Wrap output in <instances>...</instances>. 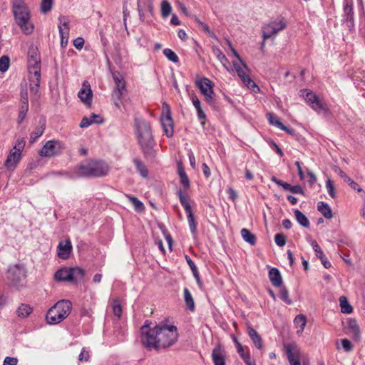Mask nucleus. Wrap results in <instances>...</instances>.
<instances>
[{
  "label": "nucleus",
  "mask_w": 365,
  "mask_h": 365,
  "mask_svg": "<svg viewBox=\"0 0 365 365\" xmlns=\"http://www.w3.org/2000/svg\"><path fill=\"white\" fill-rule=\"evenodd\" d=\"M141 342L148 349H165L173 345L178 340V329L174 325H156L150 327L144 324L141 329Z\"/></svg>",
  "instance_id": "f257e3e1"
},
{
  "label": "nucleus",
  "mask_w": 365,
  "mask_h": 365,
  "mask_svg": "<svg viewBox=\"0 0 365 365\" xmlns=\"http://www.w3.org/2000/svg\"><path fill=\"white\" fill-rule=\"evenodd\" d=\"M134 133L145 157L153 156L155 143L150 123L142 118H135Z\"/></svg>",
  "instance_id": "f03ea898"
},
{
  "label": "nucleus",
  "mask_w": 365,
  "mask_h": 365,
  "mask_svg": "<svg viewBox=\"0 0 365 365\" xmlns=\"http://www.w3.org/2000/svg\"><path fill=\"white\" fill-rule=\"evenodd\" d=\"M109 166L100 160L87 159L78 164L74 169L75 174L80 178H94L106 176Z\"/></svg>",
  "instance_id": "7ed1b4c3"
},
{
  "label": "nucleus",
  "mask_w": 365,
  "mask_h": 365,
  "mask_svg": "<svg viewBox=\"0 0 365 365\" xmlns=\"http://www.w3.org/2000/svg\"><path fill=\"white\" fill-rule=\"evenodd\" d=\"M12 13L15 22L25 34L34 31V26L31 22L30 10L24 0H14L12 2Z\"/></svg>",
  "instance_id": "20e7f679"
},
{
  "label": "nucleus",
  "mask_w": 365,
  "mask_h": 365,
  "mask_svg": "<svg viewBox=\"0 0 365 365\" xmlns=\"http://www.w3.org/2000/svg\"><path fill=\"white\" fill-rule=\"evenodd\" d=\"M70 301L62 299L57 302L46 313V319L49 324H57L65 319L71 312Z\"/></svg>",
  "instance_id": "39448f33"
},
{
  "label": "nucleus",
  "mask_w": 365,
  "mask_h": 365,
  "mask_svg": "<svg viewBox=\"0 0 365 365\" xmlns=\"http://www.w3.org/2000/svg\"><path fill=\"white\" fill-rule=\"evenodd\" d=\"M84 275V269L80 267H63L56 272L54 278L57 282H76L78 280H81Z\"/></svg>",
  "instance_id": "423d86ee"
},
{
  "label": "nucleus",
  "mask_w": 365,
  "mask_h": 365,
  "mask_svg": "<svg viewBox=\"0 0 365 365\" xmlns=\"http://www.w3.org/2000/svg\"><path fill=\"white\" fill-rule=\"evenodd\" d=\"M112 77L115 83V88L112 93V98L115 106L120 108V101L124 97L125 90V81L123 76L118 71L112 72Z\"/></svg>",
  "instance_id": "0eeeda50"
},
{
  "label": "nucleus",
  "mask_w": 365,
  "mask_h": 365,
  "mask_svg": "<svg viewBox=\"0 0 365 365\" xmlns=\"http://www.w3.org/2000/svg\"><path fill=\"white\" fill-rule=\"evenodd\" d=\"M28 68L31 75L41 77V58L36 48L31 47L29 49Z\"/></svg>",
  "instance_id": "6e6552de"
},
{
  "label": "nucleus",
  "mask_w": 365,
  "mask_h": 365,
  "mask_svg": "<svg viewBox=\"0 0 365 365\" xmlns=\"http://www.w3.org/2000/svg\"><path fill=\"white\" fill-rule=\"evenodd\" d=\"M161 124L165 134L170 138L174 133V123L171 116V111L169 105L166 103H163V113L161 115Z\"/></svg>",
  "instance_id": "1a4fd4ad"
},
{
  "label": "nucleus",
  "mask_w": 365,
  "mask_h": 365,
  "mask_svg": "<svg viewBox=\"0 0 365 365\" xmlns=\"http://www.w3.org/2000/svg\"><path fill=\"white\" fill-rule=\"evenodd\" d=\"M195 84L200 90L202 94L205 96L206 102L210 105H212L215 96L212 82L207 78L203 77L197 81Z\"/></svg>",
  "instance_id": "9d476101"
},
{
  "label": "nucleus",
  "mask_w": 365,
  "mask_h": 365,
  "mask_svg": "<svg viewBox=\"0 0 365 365\" xmlns=\"http://www.w3.org/2000/svg\"><path fill=\"white\" fill-rule=\"evenodd\" d=\"M178 194L180 204L184 207L185 211L187 214V222L190 232H192V234L195 235L197 231V224L195 222V215L193 214L191 205L188 202L187 196L184 195L181 190H179Z\"/></svg>",
  "instance_id": "9b49d317"
},
{
  "label": "nucleus",
  "mask_w": 365,
  "mask_h": 365,
  "mask_svg": "<svg viewBox=\"0 0 365 365\" xmlns=\"http://www.w3.org/2000/svg\"><path fill=\"white\" fill-rule=\"evenodd\" d=\"M301 93L305 101L314 110L318 113L327 110V105L314 93L308 90H302Z\"/></svg>",
  "instance_id": "f8f14e48"
},
{
  "label": "nucleus",
  "mask_w": 365,
  "mask_h": 365,
  "mask_svg": "<svg viewBox=\"0 0 365 365\" xmlns=\"http://www.w3.org/2000/svg\"><path fill=\"white\" fill-rule=\"evenodd\" d=\"M61 148V143L59 141L51 140L46 143L38 153L43 157H52L59 154Z\"/></svg>",
  "instance_id": "ddd939ff"
},
{
  "label": "nucleus",
  "mask_w": 365,
  "mask_h": 365,
  "mask_svg": "<svg viewBox=\"0 0 365 365\" xmlns=\"http://www.w3.org/2000/svg\"><path fill=\"white\" fill-rule=\"evenodd\" d=\"M287 358L290 365H297L300 362V350L295 343L284 345Z\"/></svg>",
  "instance_id": "4468645a"
},
{
  "label": "nucleus",
  "mask_w": 365,
  "mask_h": 365,
  "mask_svg": "<svg viewBox=\"0 0 365 365\" xmlns=\"http://www.w3.org/2000/svg\"><path fill=\"white\" fill-rule=\"evenodd\" d=\"M285 28L286 24L284 21H273L262 27V37L264 40H267Z\"/></svg>",
  "instance_id": "2eb2a0df"
},
{
  "label": "nucleus",
  "mask_w": 365,
  "mask_h": 365,
  "mask_svg": "<svg viewBox=\"0 0 365 365\" xmlns=\"http://www.w3.org/2000/svg\"><path fill=\"white\" fill-rule=\"evenodd\" d=\"M26 277V271L22 264H15L11 267L8 271V277L15 284L19 283Z\"/></svg>",
  "instance_id": "dca6fc26"
},
{
  "label": "nucleus",
  "mask_w": 365,
  "mask_h": 365,
  "mask_svg": "<svg viewBox=\"0 0 365 365\" xmlns=\"http://www.w3.org/2000/svg\"><path fill=\"white\" fill-rule=\"evenodd\" d=\"M58 28L59 30V34L61 36V45H63V39H66L65 45L67 44L68 36H69V27H68V21L67 17L65 16H60L58 19Z\"/></svg>",
  "instance_id": "f3484780"
},
{
  "label": "nucleus",
  "mask_w": 365,
  "mask_h": 365,
  "mask_svg": "<svg viewBox=\"0 0 365 365\" xmlns=\"http://www.w3.org/2000/svg\"><path fill=\"white\" fill-rule=\"evenodd\" d=\"M80 100L86 105H91L92 101L93 93L91 86L87 81H84L82 83V88L78 93Z\"/></svg>",
  "instance_id": "a211bd4d"
},
{
  "label": "nucleus",
  "mask_w": 365,
  "mask_h": 365,
  "mask_svg": "<svg viewBox=\"0 0 365 365\" xmlns=\"http://www.w3.org/2000/svg\"><path fill=\"white\" fill-rule=\"evenodd\" d=\"M57 255L60 259H66L69 257L72 251V245L70 240L61 241L57 247Z\"/></svg>",
  "instance_id": "6ab92c4d"
},
{
  "label": "nucleus",
  "mask_w": 365,
  "mask_h": 365,
  "mask_svg": "<svg viewBox=\"0 0 365 365\" xmlns=\"http://www.w3.org/2000/svg\"><path fill=\"white\" fill-rule=\"evenodd\" d=\"M212 359L215 365H225V356L221 344L213 349Z\"/></svg>",
  "instance_id": "aec40b11"
},
{
  "label": "nucleus",
  "mask_w": 365,
  "mask_h": 365,
  "mask_svg": "<svg viewBox=\"0 0 365 365\" xmlns=\"http://www.w3.org/2000/svg\"><path fill=\"white\" fill-rule=\"evenodd\" d=\"M21 152L19 151V149H12L10 151L9 155H8L5 162V166L7 168H14L21 159Z\"/></svg>",
  "instance_id": "412c9836"
},
{
  "label": "nucleus",
  "mask_w": 365,
  "mask_h": 365,
  "mask_svg": "<svg viewBox=\"0 0 365 365\" xmlns=\"http://www.w3.org/2000/svg\"><path fill=\"white\" fill-rule=\"evenodd\" d=\"M247 334L251 339L255 347L258 349H261L262 348V339L257 331L250 325L247 326Z\"/></svg>",
  "instance_id": "4be33fe9"
},
{
  "label": "nucleus",
  "mask_w": 365,
  "mask_h": 365,
  "mask_svg": "<svg viewBox=\"0 0 365 365\" xmlns=\"http://www.w3.org/2000/svg\"><path fill=\"white\" fill-rule=\"evenodd\" d=\"M269 279L272 284L276 287H281L282 284V278L277 268H272L269 271Z\"/></svg>",
  "instance_id": "5701e85b"
},
{
  "label": "nucleus",
  "mask_w": 365,
  "mask_h": 365,
  "mask_svg": "<svg viewBox=\"0 0 365 365\" xmlns=\"http://www.w3.org/2000/svg\"><path fill=\"white\" fill-rule=\"evenodd\" d=\"M348 329L354 339L358 341L360 340L361 331L357 321L355 319H349Z\"/></svg>",
  "instance_id": "b1692460"
},
{
  "label": "nucleus",
  "mask_w": 365,
  "mask_h": 365,
  "mask_svg": "<svg viewBox=\"0 0 365 365\" xmlns=\"http://www.w3.org/2000/svg\"><path fill=\"white\" fill-rule=\"evenodd\" d=\"M317 210L327 219H331L333 217L332 210L327 203L319 202Z\"/></svg>",
  "instance_id": "393cba45"
},
{
  "label": "nucleus",
  "mask_w": 365,
  "mask_h": 365,
  "mask_svg": "<svg viewBox=\"0 0 365 365\" xmlns=\"http://www.w3.org/2000/svg\"><path fill=\"white\" fill-rule=\"evenodd\" d=\"M40 126L37 127L34 131H33L30 135V143H34L36 139H38L40 136H41L46 128V122L44 120H41L39 121Z\"/></svg>",
  "instance_id": "a878e982"
},
{
  "label": "nucleus",
  "mask_w": 365,
  "mask_h": 365,
  "mask_svg": "<svg viewBox=\"0 0 365 365\" xmlns=\"http://www.w3.org/2000/svg\"><path fill=\"white\" fill-rule=\"evenodd\" d=\"M294 323L295 327L299 329L297 331V334L299 335L302 334L307 324L306 317L303 314L297 315L294 320Z\"/></svg>",
  "instance_id": "bb28decb"
},
{
  "label": "nucleus",
  "mask_w": 365,
  "mask_h": 365,
  "mask_svg": "<svg viewBox=\"0 0 365 365\" xmlns=\"http://www.w3.org/2000/svg\"><path fill=\"white\" fill-rule=\"evenodd\" d=\"M241 236L243 240L251 245H255L257 242L256 236L252 234L248 229L243 228L240 231Z\"/></svg>",
  "instance_id": "cd10ccee"
},
{
  "label": "nucleus",
  "mask_w": 365,
  "mask_h": 365,
  "mask_svg": "<svg viewBox=\"0 0 365 365\" xmlns=\"http://www.w3.org/2000/svg\"><path fill=\"white\" fill-rule=\"evenodd\" d=\"M184 299L186 307L191 312L195 310V302L192 294L187 288H185L183 290Z\"/></svg>",
  "instance_id": "c85d7f7f"
},
{
  "label": "nucleus",
  "mask_w": 365,
  "mask_h": 365,
  "mask_svg": "<svg viewBox=\"0 0 365 365\" xmlns=\"http://www.w3.org/2000/svg\"><path fill=\"white\" fill-rule=\"evenodd\" d=\"M338 174L341 178L348 182L349 185L352 189L357 190L358 192H361L362 190L360 186L352 179H351L342 170H339Z\"/></svg>",
  "instance_id": "c756f323"
},
{
  "label": "nucleus",
  "mask_w": 365,
  "mask_h": 365,
  "mask_svg": "<svg viewBox=\"0 0 365 365\" xmlns=\"http://www.w3.org/2000/svg\"><path fill=\"white\" fill-rule=\"evenodd\" d=\"M133 162L140 175L143 178H146L148 175V170L143 162L138 158H134Z\"/></svg>",
  "instance_id": "7c9ffc66"
},
{
  "label": "nucleus",
  "mask_w": 365,
  "mask_h": 365,
  "mask_svg": "<svg viewBox=\"0 0 365 365\" xmlns=\"http://www.w3.org/2000/svg\"><path fill=\"white\" fill-rule=\"evenodd\" d=\"M294 216L298 223L304 227H309V221L308 218L299 210L294 211Z\"/></svg>",
  "instance_id": "2f4dec72"
},
{
  "label": "nucleus",
  "mask_w": 365,
  "mask_h": 365,
  "mask_svg": "<svg viewBox=\"0 0 365 365\" xmlns=\"http://www.w3.org/2000/svg\"><path fill=\"white\" fill-rule=\"evenodd\" d=\"M32 312V308L26 304H21L16 310L18 317L25 318L27 317Z\"/></svg>",
  "instance_id": "473e14b6"
},
{
  "label": "nucleus",
  "mask_w": 365,
  "mask_h": 365,
  "mask_svg": "<svg viewBox=\"0 0 365 365\" xmlns=\"http://www.w3.org/2000/svg\"><path fill=\"white\" fill-rule=\"evenodd\" d=\"M339 303H340V307H341V311L342 313L351 314L353 312V308L348 302L346 297H344V296L340 297Z\"/></svg>",
  "instance_id": "72a5a7b5"
},
{
  "label": "nucleus",
  "mask_w": 365,
  "mask_h": 365,
  "mask_svg": "<svg viewBox=\"0 0 365 365\" xmlns=\"http://www.w3.org/2000/svg\"><path fill=\"white\" fill-rule=\"evenodd\" d=\"M212 50L213 53H215L217 59L220 61L223 66L225 67L227 71H229V68L227 66V64L229 63V61L225 56V55L222 52V51L220 48L217 47H214Z\"/></svg>",
  "instance_id": "f704fd0d"
},
{
  "label": "nucleus",
  "mask_w": 365,
  "mask_h": 365,
  "mask_svg": "<svg viewBox=\"0 0 365 365\" xmlns=\"http://www.w3.org/2000/svg\"><path fill=\"white\" fill-rule=\"evenodd\" d=\"M241 81L248 88L251 89L253 92L257 93L259 91V88L248 75L246 76L245 78H242Z\"/></svg>",
  "instance_id": "c9c22d12"
},
{
  "label": "nucleus",
  "mask_w": 365,
  "mask_h": 365,
  "mask_svg": "<svg viewBox=\"0 0 365 365\" xmlns=\"http://www.w3.org/2000/svg\"><path fill=\"white\" fill-rule=\"evenodd\" d=\"M29 110V105H26L24 103V104H19V116L17 118V123L19 124L22 123L24 120L25 119L27 112Z\"/></svg>",
  "instance_id": "e433bc0d"
},
{
  "label": "nucleus",
  "mask_w": 365,
  "mask_h": 365,
  "mask_svg": "<svg viewBox=\"0 0 365 365\" xmlns=\"http://www.w3.org/2000/svg\"><path fill=\"white\" fill-rule=\"evenodd\" d=\"M267 120L270 125H274L279 129H281L282 128L284 124L273 113H267Z\"/></svg>",
  "instance_id": "4c0bfd02"
},
{
  "label": "nucleus",
  "mask_w": 365,
  "mask_h": 365,
  "mask_svg": "<svg viewBox=\"0 0 365 365\" xmlns=\"http://www.w3.org/2000/svg\"><path fill=\"white\" fill-rule=\"evenodd\" d=\"M172 12L170 4L167 0H163L161 2V15L163 18L168 17Z\"/></svg>",
  "instance_id": "58836bf2"
},
{
  "label": "nucleus",
  "mask_w": 365,
  "mask_h": 365,
  "mask_svg": "<svg viewBox=\"0 0 365 365\" xmlns=\"http://www.w3.org/2000/svg\"><path fill=\"white\" fill-rule=\"evenodd\" d=\"M31 76L29 78V81L31 82L30 90L31 92L36 93L38 90L41 77L34 76V75Z\"/></svg>",
  "instance_id": "ea45409f"
},
{
  "label": "nucleus",
  "mask_w": 365,
  "mask_h": 365,
  "mask_svg": "<svg viewBox=\"0 0 365 365\" xmlns=\"http://www.w3.org/2000/svg\"><path fill=\"white\" fill-rule=\"evenodd\" d=\"M113 312L115 317L120 318L122 314V307L118 298H115L112 302Z\"/></svg>",
  "instance_id": "a19ab883"
},
{
  "label": "nucleus",
  "mask_w": 365,
  "mask_h": 365,
  "mask_svg": "<svg viewBox=\"0 0 365 365\" xmlns=\"http://www.w3.org/2000/svg\"><path fill=\"white\" fill-rule=\"evenodd\" d=\"M279 287H280V289H279L280 299L287 304H292V299H290L289 298V292H288L287 289L285 287L282 286V285Z\"/></svg>",
  "instance_id": "79ce46f5"
},
{
  "label": "nucleus",
  "mask_w": 365,
  "mask_h": 365,
  "mask_svg": "<svg viewBox=\"0 0 365 365\" xmlns=\"http://www.w3.org/2000/svg\"><path fill=\"white\" fill-rule=\"evenodd\" d=\"M163 54L165 56L173 63H178L179 61V58L177 54L170 48H165L163 50Z\"/></svg>",
  "instance_id": "37998d69"
},
{
  "label": "nucleus",
  "mask_w": 365,
  "mask_h": 365,
  "mask_svg": "<svg viewBox=\"0 0 365 365\" xmlns=\"http://www.w3.org/2000/svg\"><path fill=\"white\" fill-rule=\"evenodd\" d=\"M53 0H42L41 3V11L47 14L52 9Z\"/></svg>",
  "instance_id": "c03bdc74"
},
{
  "label": "nucleus",
  "mask_w": 365,
  "mask_h": 365,
  "mask_svg": "<svg viewBox=\"0 0 365 365\" xmlns=\"http://www.w3.org/2000/svg\"><path fill=\"white\" fill-rule=\"evenodd\" d=\"M130 202L133 205L135 210L137 211H143L144 210L143 203L140 201L136 197L128 196Z\"/></svg>",
  "instance_id": "a18cd8bd"
},
{
  "label": "nucleus",
  "mask_w": 365,
  "mask_h": 365,
  "mask_svg": "<svg viewBox=\"0 0 365 365\" xmlns=\"http://www.w3.org/2000/svg\"><path fill=\"white\" fill-rule=\"evenodd\" d=\"M103 120H91L90 118L83 117L80 123V127L82 128H87L93 123L101 124Z\"/></svg>",
  "instance_id": "49530a36"
},
{
  "label": "nucleus",
  "mask_w": 365,
  "mask_h": 365,
  "mask_svg": "<svg viewBox=\"0 0 365 365\" xmlns=\"http://www.w3.org/2000/svg\"><path fill=\"white\" fill-rule=\"evenodd\" d=\"M10 59L7 56H2L0 58V71L6 72L9 67Z\"/></svg>",
  "instance_id": "de8ad7c7"
},
{
  "label": "nucleus",
  "mask_w": 365,
  "mask_h": 365,
  "mask_svg": "<svg viewBox=\"0 0 365 365\" xmlns=\"http://www.w3.org/2000/svg\"><path fill=\"white\" fill-rule=\"evenodd\" d=\"M318 258L320 259L323 266L325 267V268H329L331 267V263L329 262V261L327 259V257L325 256V255L324 254L323 251H321L320 252H319L317 255H316Z\"/></svg>",
  "instance_id": "09e8293b"
},
{
  "label": "nucleus",
  "mask_w": 365,
  "mask_h": 365,
  "mask_svg": "<svg viewBox=\"0 0 365 365\" xmlns=\"http://www.w3.org/2000/svg\"><path fill=\"white\" fill-rule=\"evenodd\" d=\"M274 241L278 246L282 247L286 243V237L283 234L278 233L274 236Z\"/></svg>",
  "instance_id": "8fccbe9b"
},
{
  "label": "nucleus",
  "mask_w": 365,
  "mask_h": 365,
  "mask_svg": "<svg viewBox=\"0 0 365 365\" xmlns=\"http://www.w3.org/2000/svg\"><path fill=\"white\" fill-rule=\"evenodd\" d=\"M326 187H327V191H328V193L329 194V195L332 198H334L336 197V193L334 192V187L333 182L330 179L327 180Z\"/></svg>",
  "instance_id": "3c124183"
},
{
  "label": "nucleus",
  "mask_w": 365,
  "mask_h": 365,
  "mask_svg": "<svg viewBox=\"0 0 365 365\" xmlns=\"http://www.w3.org/2000/svg\"><path fill=\"white\" fill-rule=\"evenodd\" d=\"M20 96L21 99L19 104H24V103L26 105H29L28 92L26 88H21Z\"/></svg>",
  "instance_id": "603ef678"
},
{
  "label": "nucleus",
  "mask_w": 365,
  "mask_h": 365,
  "mask_svg": "<svg viewBox=\"0 0 365 365\" xmlns=\"http://www.w3.org/2000/svg\"><path fill=\"white\" fill-rule=\"evenodd\" d=\"M237 351L239 354V355L240 356V357L243 359V361L245 359H247V358L250 356V354L249 352L245 351L244 347L242 344H239L237 346Z\"/></svg>",
  "instance_id": "864d4df0"
},
{
  "label": "nucleus",
  "mask_w": 365,
  "mask_h": 365,
  "mask_svg": "<svg viewBox=\"0 0 365 365\" xmlns=\"http://www.w3.org/2000/svg\"><path fill=\"white\" fill-rule=\"evenodd\" d=\"M227 43H228V45L230 46V48H231V51H232L233 55L238 59V61L241 63V64L243 65V66L246 69H247V66L242 61V59L240 58V56L239 53H237V51L233 48L232 43L230 41H227Z\"/></svg>",
  "instance_id": "5fc2aeb1"
},
{
  "label": "nucleus",
  "mask_w": 365,
  "mask_h": 365,
  "mask_svg": "<svg viewBox=\"0 0 365 365\" xmlns=\"http://www.w3.org/2000/svg\"><path fill=\"white\" fill-rule=\"evenodd\" d=\"M341 346L344 350L346 352L351 351L353 349V346L351 341L347 339H344L341 340Z\"/></svg>",
  "instance_id": "6e6d98bb"
},
{
  "label": "nucleus",
  "mask_w": 365,
  "mask_h": 365,
  "mask_svg": "<svg viewBox=\"0 0 365 365\" xmlns=\"http://www.w3.org/2000/svg\"><path fill=\"white\" fill-rule=\"evenodd\" d=\"M17 358L6 356L4 360L3 365H17Z\"/></svg>",
  "instance_id": "4d7b16f0"
},
{
  "label": "nucleus",
  "mask_w": 365,
  "mask_h": 365,
  "mask_svg": "<svg viewBox=\"0 0 365 365\" xmlns=\"http://www.w3.org/2000/svg\"><path fill=\"white\" fill-rule=\"evenodd\" d=\"M185 259H186V261L192 272L193 273H195L197 272H198L197 270V268L195 265V264L194 263V262L191 259V258L190 257H188L187 255L185 256Z\"/></svg>",
  "instance_id": "13d9d810"
},
{
  "label": "nucleus",
  "mask_w": 365,
  "mask_h": 365,
  "mask_svg": "<svg viewBox=\"0 0 365 365\" xmlns=\"http://www.w3.org/2000/svg\"><path fill=\"white\" fill-rule=\"evenodd\" d=\"M84 44V40L81 37H78L73 40V46L77 49H81Z\"/></svg>",
  "instance_id": "bf43d9fd"
},
{
  "label": "nucleus",
  "mask_w": 365,
  "mask_h": 365,
  "mask_svg": "<svg viewBox=\"0 0 365 365\" xmlns=\"http://www.w3.org/2000/svg\"><path fill=\"white\" fill-rule=\"evenodd\" d=\"M180 183L182 184L183 187L185 189H188L190 187V180L188 179L187 174L180 177Z\"/></svg>",
  "instance_id": "052dcab7"
},
{
  "label": "nucleus",
  "mask_w": 365,
  "mask_h": 365,
  "mask_svg": "<svg viewBox=\"0 0 365 365\" xmlns=\"http://www.w3.org/2000/svg\"><path fill=\"white\" fill-rule=\"evenodd\" d=\"M191 100L196 110L202 108L200 101L196 95H192Z\"/></svg>",
  "instance_id": "680f3d73"
},
{
  "label": "nucleus",
  "mask_w": 365,
  "mask_h": 365,
  "mask_svg": "<svg viewBox=\"0 0 365 365\" xmlns=\"http://www.w3.org/2000/svg\"><path fill=\"white\" fill-rule=\"evenodd\" d=\"M88 359H89L88 351H87L84 349H83L81 354L78 356V360L81 361H88Z\"/></svg>",
  "instance_id": "e2e57ef3"
},
{
  "label": "nucleus",
  "mask_w": 365,
  "mask_h": 365,
  "mask_svg": "<svg viewBox=\"0 0 365 365\" xmlns=\"http://www.w3.org/2000/svg\"><path fill=\"white\" fill-rule=\"evenodd\" d=\"M26 145V142L24 138H21L17 140L15 146L14 147V150L19 149V151L21 152Z\"/></svg>",
  "instance_id": "0e129e2a"
},
{
  "label": "nucleus",
  "mask_w": 365,
  "mask_h": 365,
  "mask_svg": "<svg viewBox=\"0 0 365 365\" xmlns=\"http://www.w3.org/2000/svg\"><path fill=\"white\" fill-rule=\"evenodd\" d=\"M345 11L347 12V20H352L353 19V6L352 5H348L346 4L344 7Z\"/></svg>",
  "instance_id": "69168bd1"
},
{
  "label": "nucleus",
  "mask_w": 365,
  "mask_h": 365,
  "mask_svg": "<svg viewBox=\"0 0 365 365\" xmlns=\"http://www.w3.org/2000/svg\"><path fill=\"white\" fill-rule=\"evenodd\" d=\"M294 194H303V190L300 185H292L290 190Z\"/></svg>",
  "instance_id": "338daca9"
},
{
  "label": "nucleus",
  "mask_w": 365,
  "mask_h": 365,
  "mask_svg": "<svg viewBox=\"0 0 365 365\" xmlns=\"http://www.w3.org/2000/svg\"><path fill=\"white\" fill-rule=\"evenodd\" d=\"M227 193L229 194V197L232 200L234 201L237 198V193L233 188L229 187L227 190Z\"/></svg>",
  "instance_id": "774afa93"
}]
</instances>
